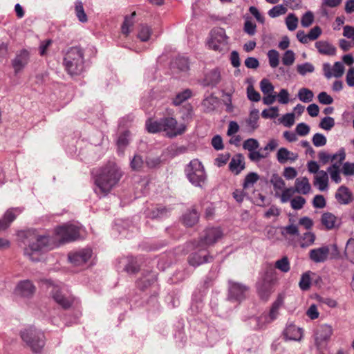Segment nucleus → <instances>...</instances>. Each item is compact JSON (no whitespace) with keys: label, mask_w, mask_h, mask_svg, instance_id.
Wrapping results in <instances>:
<instances>
[{"label":"nucleus","mask_w":354,"mask_h":354,"mask_svg":"<svg viewBox=\"0 0 354 354\" xmlns=\"http://www.w3.org/2000/svg\"><path fill=\"white\" fill-rule=\"evenodd\" d=\"M130 132L125 131L123 132L117 140V146L119 153H122L126 147L129 145V137Z\"/></svg>","instance_id":"c9c22d12"},{"label":"nucleus","mask_w":354,"mask_h":354,"mask_svg":"<svg viewBox=\"0 0 354 354\" xmlns=\"http://www.w3.org/2000/svg\"><path fill=\"white\" fill-rule=\"evenodd\" d=\"M146 128L149 133H156L163 131L165 136L172 138L183 134L186 131V125L178 124L177 120L173 117H163L156 120L148 119L146 121Z\"/></svg>","instance_id":"7ed1b4c3"},{"label":"nucleus","mask_w":354,"mask_h":354,"mask_svg":"<svg viewBox=\"0 0 354 354\" xmlns=\"http://www.w3.org/2000/svg\"><path fill=\"white\" fill-rule=\"evenodd\" d=\"M75 10L76 16L80 22L85 23L87 21V16L84 12L83 4L81 1L75 2Z\"/></svg>","instance_id":"37998d69"},{"label":"nucleus","mask_w":354,"mask_h":354,"mask_svg":"<svg viewBox=\"0 0 354 354\" xmlns=\"http://www.w3.org/2000/svg\"><path fill=\"white\" fill-rule=\"evenodd\" d=\"M156 281V276L154 273L148 272L136 281L137 287L141 290H146Z\"/></svg>","instance_id":"c756f323"},{"label":"nucleus","mask_w":354,"mask_h":354,"mask_svg":"<svg viewBox=\"0 0 354 354\" xmlns=\"http://www.w3.org/2000/svg\"><path fill=\"white\" fill-rule=\"evenodd\" d=\"M329 253V247L325 245L310 250L309 252V258L314 263H323L327 260Z\"/></svg>","instance_id":"f3484780"},{"label":"nucleus","mask_w":354,"mask_h":354,"mask_svg":"<svg viewBox=\"0 0 354 354\" xmlns=\"http://www.w3.org/2000/svg\"><path fill=\"white\" fill-rule=\"evenodd\" d=\"M345 254L347 259L354 263V239H349L346 245Z\"/></svg>","instance_id":"a18cd8bd"},{"label":"nucleus","mask_w":354,"mask_h":354,"mask_svg":"<svg viewBox=\"0 0 354 354\" xmlns=\"http://www.w3.org/2000/svg\"><path fill=\"white\" fill-rule=\"evenodd\" d=\"M327 171L329 173L333 181L335 183H339L341 182L342 178L340 176L339 165L337 163H334L330 166Z\"/></svg>","instance_id":"4c0bfd02"},{"label":"nucleus","mask_w":354,"mask_h":354,"mask_svg":"<svg viewBox=\"0 0 354 354\" xmlns=\"http://www.w3.org/2000/svg\"><path fill=\"white\" fill-rule=\"evenodd\" d=\"M21 212V209L19 208H10L8 209L3 216L0 218V232L6 230Z\"/></svg>","instance_id":"a211bd4d"},{"label":"nucleus","mask_w":354,"mask_h":354,"mask_svg":"<svg viewBox=\"0 0 354 354\" xmlns=\"http://www.w3.org/2000/svg\"><path fill=\"white\" fill-rule=\"evenodd\" d=\"M51 295L55 302L64 309L70 308L73 302V297L64 293L63 290L58 286L53 287Z\"/></svg>","instance_id":"ddd939ff"},{"label":"nucleus","mask_w":354,"mask_h":354,"mask_svg":"<svg viewBox=\"0 0 354 354\" xmlns=\"http://www.w3.org/2000/svg\"><path fill=\"white\" fill-rule=\"evenodd\" d=\"M305 203L306 199L301 196H296L290 200L291 207L295 210H299L303 208Z\"/></svg>","instance_id":"13d9d810"},{"label":"nucleus","mask_w":354,"mask_h":354,"mask_svg":"<svg viewBox=\"0 0 354 354\" xmlns=\"http://www.w3.org/2000/svg\"><path fill=\"white\" fill-rule=\"evenodd\" d=\"M275 268L283 272H288L290 269V262L287 257H283L275 262Z\"/></svg>","instance_id":"de8ad7c7"},{"label":"nucleus","mask_w":354,"mask_h":354,"mask_svg":"<svg viewBox=\"0 0 354 354\" xmlns=\"http://www.w3.org/2000/svg\"><path fill=\"white\" fill-rule=\"evenodd\" d=\"M151 30L147 26H142L139 30L138 37L142 41H147L149 39Z\"/></svg>","instance_id":"0e129e2a"},{"label":"nucleus","mask_w":354,"mask_h":354,"mask_svg":"<svg viewBox=\"0 0 354 354\" xmlns=\"http://www.w3.org/2000/svg\"><path fill=\"white\" fill-rule=\"evenodd\" d=\"M185 174L189 183L195 187H202L207 180L203 165L198 159H194L185 168Z\"/></svg>","instance_id":"39448f33"},{"label":"nucleus","mask_w":354,"mask_h":354,"mask_svg":"<svg viewBox=\"0 0 354 354\" xmlns=\"http://www.w3.org/2000/svg\"><path fill=\"white\" fill-rule=\"evenodd\" d=\"M120 263L124 264V271L129 274L138 272L140 269L136 258L133 257L124 258L121 260Z\"/></svg>","instance_id":"393cba45"},{"label":"nucleus","mask_w":354,"mask_h":354,"mask_svg":"<svg viewBox=\"0 0 354 354\" xmlns=\"http://www.w3.org/2000/svg\"><path fill=\"white\" fill-rule=\"evenodd\" d=\"M21 337L36 353H40L45 345L44 334L32 326H29L21 331Z\"/></svg>","instance_id":"423d86ee"},{"label":"nucleus","mask_w":354,"mask_h":354,"mask_svg":"<svg viewBox=\"0 0 354 354\" xmlns=\"http://www.w3.org/2000/svg\"><path fill=\"white\" fill-rule=\"evenodd\" d=\"M247 96L252 102H259L261 100L260 93L256 91L252 85L247 88Z\"/></svg>","instance_id":"69168bd1"},{"label":"nucleus","mask_w":354,"mask_h":354,"mask_svg":"<svg viewBox=\"0 0 354 354\" xmlns=\"http://www.w3.org/2000/svg\"><path fill=\"white\" fill-rule=\"evenodd\" d=\"M122 172L114 162L100 167L95 176V192L100 196H106L120 181Z\"/></svg>","instance_id":"f03ea898"},{"label":"nucleus","mask_w":354,"mask_h":354,"mask_svg":"<svg viewBox=\"0 0 354 354\" xmlns=\"http://www.w3.org/2000/svg\"><path fill=\"white\" fill-rule=\"evenodd\" d=\"M260 88L262 93L264 95L268 93H272L274 92V86L270 83V82L268 79H263L260 82Z\"/></svg>","instance_id":"4d7b16f0"},{"label":"nucleus","mask_w":354,"mask_h":354,"mask_svg":"<svg viewBox=\"0 0 354 354\" xmlns=\"http://www.w3.org/2000/svg\"><path fill=\"white\" fill-rule=\"evenodd\" d=\"M199 219V214L197 210L192 207L187 209L183 215L181 221L186 227H192L196 224Z\"/></svg>","instance_id":"aec40b11"},{"label":"nucleus","mask_w":354,"mask_h":354,"mask_svg":"<svg viewBox=\"0 0 354 354\" xmlns=\"http://www.w3.org/2000/svg\"><path fill=\"white\" fill-rule=\"evenodd\" d=\"M244 168V158L242 154L238 153L231 159L229 169L235 175L239 174Z\"/></svg>","instance_id":"5701e85b"},{"label":"nucleus","mask_w":354,"mask_h":354,"mask_svg":"<svg viewBox=\"0 0 354 354\" xmlns=\"http://www.w3.org/2000/svg\"><path fill=\"white\" fill-rule=\"evenodd\" d=\"M17 238L24 245V255L32 261H39L40 254L45 250L51 249L53 243L49 234H41L35 229L18 232Z\"/></svg>","instance_id":"f257e3e1"},{"label":"nucleus","mask_w":354,"mask_h":354,"mask_svg":"<svg viewBox=\"0 0 354 354\" xmlns=\"http://www.w3.org/2000/svg\"><path fill=\"white\" fill-rule=\"evenodd\" d=\"M315 47L320 54L326 55H335L336 48L328 41H319L315 43Z\"/></svg>","instance_id":"7c9ffc66"},{"label":"nucleus","mask_w":354,"mask_h":354,"mask_svg":"<svg viewBox=\"0 0 354 354\" xmlns=\"http://www.w3.org/2000/svg\"><path fill=\"white\" fill-rule=\"evenodd\" d=\"M313 145L317 147H320L326 145L327 140L324 135L320 133H316L312 139Z\"/></svg>","instance_id":"052dcab7"},{"label":"nucleus","mask_w":354,"mask_h":354,"mask_svg":"<svg viewBox=\"0 0 354 354\" xmlns=\"http://www.w3.org/2000/svg\"><path fill=\"white\" fill-rule=\"evenodd\" d=\"M283 304V297L279 296L277 299L273 302L268 315H262L260 317L251 318L250 324H254V328L261 329L265 327L267 324L271 323L275 320L279 314V310Z\"/></svg>","instance_id":"0eeeda50"},{"label":"nucleus","mask_w":354,"mask_h":354,"mask_svg":"<svg viewBox=\"0 0 354 354\" xmlns=\"http://www.w3.org/2000/svg\"><path fill=\"white\" fill-rule=\"evenodd\" d=\"M63 65L69 75H80L84 71L83 49L78 46L69 48L64 55Z\"/></svg>","instance_id":"20e7f679"},{"label":"nucleus","mask_w":354,"mask_h":354,"mask_svg":"<svg viewBox=\"0 0 354 354\" xmlns=\"http://www.w3.org/2000/svg\"><path fill=\"white\" fill-rule=\"evenodd\" d=\"M143 165L144 161L140 155H135L130 162V167L134 171H140Z\"/></svg>","instance_id":"5fc2aeb1"},{"label":"nucleus","mask_w":354,"mask_h":354,"mask_svg":"<svg viewBox=\"0 0 354 354\" xmlns=\"http://www.w3.org/2000/svg\"><path fill=\"white\" fill-rule=\"evenodd\" d=\"M297 157V154L290 151L284 147L280 148L277 153V159L281 164H285L288 160L295 161Z\"/></svg>","instance_id":"c85d7f7f"},{"label":"nucleus","mask_w":354,"mask_h":354,"mask_svg":"<svg viewBox=\"0 0 354 354\" xmlns=\"http://www.w3.org/2000/svg\"><path fill=\"white\" fill-rule=\"evenodd\" d=\"M136 15V12H133L130 16H126L123 24L122 25V32L127 36L130 32V27L133 24V18Z\"/></svg>","instance_id":"79ce46f5"},{"label":"nucleus","mask_w":354,"mask_h":354,"mask_svg":"<svg viewBox=\"0 0 354 354\" xmlns=\"http://www.w3.org/2000/svg\"><path fill=\"white\" fill-rule=\"evenodd\" d=\"M259 118V111L257 109H254L250 111L249 118L246 120V123L251 130L253 131L258 127L257 122Z\"/></svg>","instance_id":"ea45409f"},{"label":"nucleus","mask_w":354,"mask_h":354,"mask_svg":"<svg viewBox=\"0 0 354 354\" xmlns=\"http://www.w3.org/2000/svg\"><path fill=\"white\" fill-rule=\"evenodd\" d=\"M259 178V175L255 172L249 173L245 178L243 186L244 189L252 187Z\"/></svg>","instance_id":"c03bdc74"},{"label":"nucleus","mask_w":354,"mask_h":354,"mask_svg":"<svg viewBox=\"0 0 354 354\" xmlns=\"http://www.w3.org/2000/svg\"><path fill=\"white\" fill-rule=\"evenodd\" d=\"M286 24L289 30H295L298 26V18L293 13H290L286 19Z\"/></svg>","instance_id":"3c124183"},{"label":"nucleus","mask_w":354,"mask_h":354,"mask_svg":"<svg viewBox=\"0 0 354 354\" xmlns=\"http://www.w3.org/2000/svg\"><path fill=\"white\" fill-rule=\"evenodd\" d=\"M257 288L260 298L264 301H267L272 292L270 284L268 282L262 281L257 283Z\"/></svg>","instance_id":"2f4dec72"},{"label":"nucleus","mask_w":354,"mask_h":354,"mask_svg":"<svg viewBox=\"0 0 354 354\" xmlns=\"http://www.w3.org/2000/svg\"><path fill=\"white\" fill-rule=\"evenodd\" d=\"M35 291V287L30 280H24L18 283L15 288L16 295L23 297H30Z\"/></svg>","instance_id":"dca6fc26"},{"label":"nucleus","mask_w":354,"mask_h":354,"mask_svg":"<svg viewBox=\"0 0 354 354\" xmlns=\"http://www.w3.org/2000/svg\"><path fill=\"white\" fill-rule=\"evenodd\" d=\"M352 192L345 185H341L337 190L335 197L339 203L348 205L352 201Z\"/></svg>","instance_id":"6ab92c4d"},{"label":"nucleus","mask_w":354,"mask_h":354,"mask_svg":"<svg viewBox=\"0 0 354 354\" xmlns=\"http://www.w3.org/2000/svg\"><path fill=\"white\" fill-rule=\"evenodd\" d=\"M182 115L181 118L185 122H189L193 119L194 117V110L193 107L190 104H187L183 107L181 111Z\"/></svg>","instance_id":"8fccbe9b"},{"label":"nucleus","mask_w":354,"mask_h":354,"mask_svg":"<svg viewBox=\"0 0 354 354\" xmlns=\"http://www.w3.org/2000/svg\"><path fill=\"white\" fill-rule=\"evenodd\" d=\"M221 80V74L217 69H214L207 73L203 81L204 86H216Z\"/></svg>","instance_id":"a878e982"},{"label":"nucleus","mask_w":354,"mask_h":354,"mask_svg":"<svg viewBox=\"0 0 354 354\" xmlns=\"http://www.w3.org/2000/svg\"><path fill=\"white\" fill-rule=\"evenodd\" d=\"M295 60V54L292 50H287L282 57V63L285 66H291Z\"/></svg>","instance_id":"6e6d98bb"},{"label":"nucleus","mask_w":354,"mask_h":354,"mask_svg":"<svg viewBox=\"0 0 354 354\" xmlns=\"http://www.w3.org/2000/svg\"><path fill=\"white\" fill-rule=\"evenodd\" d=\"M297 71L301 75H306L308 73H313L315 71L314 66L310 62H305L297 66Z\"/></svg>","instance_id":"09e8293b"},{"label":"nucleus","mask_w":354,"mask_h":354,"mask_svg":"<svg viewBox=\"0 0 354 354\" xmlns=\"http://www.w3.org/2000/svg\"><path fill=\"white\" fill-rule=\"evenodd\" d=\"M287 8L283 5H277L274 6L268 11V15L272 18L277 17L280 15L286 14Z\"/></svg>","instance_id":"603ef678"},{"label":"nucleus","mask_w":354,"mask_h":354,"mask_svg":"<svg viewBox=\"0 0 354 354\" xmlns=\"http://www.w3.org/2000/svg\"><path fill=\"white\" fill-rule=\"evenodd\" d=\"M197 248L198 251L192 253L188 258L189 265L197 267L205 263L211 262L213 260V257L208 254L205 251L207 248L199 247V243Z\"/></svg>","instance_id":"f8f14e48"},{"label":"nucleus","mask_w":354,"mask_h":354,"mask_svg":"<svg viewBox=\"0 0 354 354\" xmlns=\"http://www.w3.org/2000/svg\"><path fill=\"white\" fill-rule=\"evenodd\" d=\"M270 183L273 185L275 190H282L284 189L285 182L277 174H274L272 175Z\"/></svg>","instance_id":"49530a36"},{"label":"nucleus","mask_w":354,"mask_h":354,"mask_svg":"<svg viewBox=\"0 0 354 354\" xmlns=\"http://www.w3.org/2000/svg\"><path fill=\"white\" fill-rule=\"evenodd\" d=\"M321 223L327 230H332L340 225V219L330 212L322 214Z\"/></svg>","instance_id":"412c9836"},{"label":"nucleus","mask_w":354,"mask_h":354,"mask_svg":"<svg viewBox=\"0 0 354 354\" xmlns=\"http://www.w3.org/2000/svg\"><path fill=\"white\" fill-rule=\"evenodd\" d=\"M295 192L296 191L293 187L283 189L281 195V203H285L289 201Z\"/></svg>","instance_id":"774afa93"},{"label":"nucleus","mask_w":354,"mask_h":354,"mask_svg":"<svg viewBox=\"0 0 354 354\" xmlns=\"http://www.w3.org/2000/svg\"><path fill=\"white\" fill-rule=\"evenodd\" d=\"M316 239V236L314 233L311 232H305L301 236V243L300 246L302 248H308L310 245H312Z\"/></svg>","instance_id":"f704fd0d"},{"label":"nucleus","mask_w":354,"mask_h":354,"mask_svg":"<svg viewBox=\"0 0 354 354\" xmlns=\"http://www.w3.org/2000/svg\"><path fill=\"white\" fill-rule=\"evenodd\" d=\"M314 21V15L311 11H308L303 15L301 19V24L304 28L309 27Z\"/></svg>","instance_id":"e2e57ef3"},{"label":"nucleus","mask_w":354,"mask_h":354,"mask_svg":"<svg viewBox=\"0 0 354 354\" xmlns=\"http://www.w3.org/2000/svg\"><path fill=\"white\" fill-rule=\"evenodd\" d=\"M216 277V273L214 271L210 270L209 272L202 281L201 284V288H202L203 290H205L212 287L214 284V282Z\"/></svg>","instance_id":"e433bc0d"},{"label":"nucleus","mask_w":354,"mask_h":354,"mask_svg":"<svg viewBox=\"0 0 354 354\" xmlns=\"http://www.w3.org/2000/svg\"><path fill=\"white\" fill-rule=\"evenodd\" d=\"M223 236V232L219 227H209L204 230L199 239V247L207 248L214 245Z\"/></svg>","instance_id":"9b49d317"},{"label":"nucleus","mask_w":354,"mask_h":354,"mask_svg":"<svg viewBox=\"0 0 354 354\" xmlns=\"http://www.w3.org/2000/svg\"><path fill=\"white\" fill-rule=\"evenodd\" d=\"M310 277L308 272H306L301 275L299 286L302 290H308L310 287Z\"/></svg>","instance_id":"680f3d73"},{"label":"nucleus","mask_w":354,"mask_h":354,"mask_svg":"<svg viewBox=\"0 0 354 354\" xmlns=\"http://www.w3.org/2000/svg\"><path fill=\"white\" fill-rule=\"evenodd\" d=\"M334 126L335 120L333 118L330 116H326L319 123L320 128L326 131L330 130Z\"/></svg>","instance_id":"bf43d9fd"},{"label":"nucleus","mask_w":354,"mask_h":354,"mask_svg":"<svg viewBox=\"0 0 354 354\" xmlns=\"http://www.w3.org/2000/svg\"><path fill=\"white\" fill-rule=\"evenodd\" d=\"M286 339L299 341L302 337V329L294 324L288 325L283 331Z\"/></svg>","instance_id":"b1692460"},{"label":"nucleus","mask_w":354,"mask_h":354,"mask_svg":"<svg viewBox=\"0 0 354 354\" xmlns=\"http://www.w3.org/2000/svg\"><path fill=\"white\" fill-rule=\"evenodd\" d=\"M297 97L303 102L308 103L313 100V92L307 88H301L299 90Z\"/></svg>","instance_id":"58836bf2"},{"label":"nucleus","mask_w":354,"mask_h":354,"mask_svg":"<svg viewBox=\"0 0 354 354\" xmlns=\"http://www.w3.org/2000/svg\"><path fill=\"white\" fill-rule=\"evenodd\" d=\"M192 96V91L189 89H185L182 92L176 94L175 97L173 99V104L175 106L181 104L184 101L189 99Z\"/></svg>","instance_id":"a19ab883"},{"label":"nucleus","mask_w":354,"mask_h":354,"mask_svg":"<svg viewBox=\"0 0 354 354\" xmlns=\"http://www.w3.org/2000/svg\"><path fill=\"white\" fill-rule=\"evenodd\" d=\"M92 250L90 248H84L68 254L70 262L75 266L86 263L91 257Z\"/></svg>","instance_id":"4468645a"},{"label":"nucleus","mask_w":354,"mask_h":354,"mask_svg":"<svg viewBox=\"0 0 354 354\" xmlns=\"http://www.w3.org/2000/svg\"><path fill=\"white\" fill-rule=\"evenodd\" d=\"M30 59V53L26 50H21L16 54L15 57L12 60V66L15 73L22 71L28 64Z\"/></svg>","instance_id":"2eb2a0df"},{"label":"nucleus","mask_w":354,"mask_h":354,"mask_svg":"<svg viewBox=\"0 0 354 354\" xmlns=\"http://www.w3.org/2000/svg\"><path fill=\"white\" fill-rule=\"evenodd\" d=\"M55 232L62 243L73 241L80 236V229L74 225L59 226Z\"/></svg>","instance_id":"9d476101"},{"label":"nucleus","mask_w":354,"mask_h":354,"mask_svg":"<svg viewBox=\"0 0 354 354\" xmlns=\"http://www.w3.org/2000/svg\"><path fill=\"white\" fill-rule=\"evenodd\" d=\"M293 188L298 194H307L310 192L311 186L307 177H301L295 180Z\"/></svg>","instance_id":"bb28decb"},{"label":"nucleus","mask_w":354,"mask_h":354,"mask_svg":"<svg viewBox=\"0 0 354 354\" xmlns=\"http://www.w3.org/2000/svg\"><path fill=\"white\" fill-rule=\"evenodd\" d=\"M268 57L269 59V64L272 68H276L279 63V53L274 49L270 50L268 53Z\"/></svg>","instance_id":"864d4df0"},{"label":"nucleus","mask_w":354,"mask_h":354,"mask_svg":"<svg viewBox=\"0 0 354 354\" xmlns=\"http://www.w3.org/2000/svg\"><path fill=\"white\" fill-rule=\"evenodd\" d=\"M170 212L169 209L162 205L157 206L151 212L149 216L151 218H163L167 217Z\"/></svg>","instance_id":"72a5a7b5"},{"label":"nucleus","mask_w":354,"mask_h":354,"mask_svg":"<svg viewBox=\"0 0 354 354\" xmlns=\"http://www.w3.org/2000/svg\"><path fill=\"white\" fill-rule=\"evenodd\" d=\"M248 287L232 280L228 281V299L232 301L241 302L245 299Z\"/></svg>","instance_id":"1a4fd4ad"},{"label":"nucleus","mask_w":354,"mask_h":354,"mask_svg":"<svg viewBox=\"0 0 354 354\" xmlns=\"http://www.w3.org/2000/svg\"><path fill=\"white\" fill-rule=\"evenodd\" d=\"M172 68L180 72H187L189 68L188 59L183 56L176 57L172 63Z\"/></svg>","instance_id":"473e14b6"},{"label":"nucleus","mask_w":354,"mask_h":354,"mask_svg":"<svg viewBox=\"0 0 354 354\" xmlns=\"http://www.w3.org/2000/svg\"><path fill=\"white\" fill-rule=\"evenodd\" d=\"M328 176L326 171L321 170L315 176L314 185L323 192L328 189Z\"/></svg>","instance_id":"cd10ccee"},{"label":"nucleus","mask_w":354,"mask_h":354,"mask_svg":"<svg viewBox=\"0 0 354 354\" xmlns=\"http://www.w3.org/2000/svg\"><path fill=\"white\" fill-rule=\"evenodd\" d=\"M333 333L330 326L324 324L319 326L315 333V342L317 345L322 342L328 340Z\"/></svg>","instance_id":"4be33fe9"},{"label":"nucleus","mask_w":354,"mask_h":354,"mask_svg":"<svg viewBox=\"0 0 354 354\" xmlns=\"http://www.w3.org/2000/svg\"><path fill=\"white\" fill-rule=\"evenodd\" d=\"M243 147L245 149L248 150L250 152L251 151H254L258 149L259 147V144L256 139L248 138L243 142Z\"/></svg>","instance_id":"338daca9"},{"label":"nucleus","mask_w":354,"mask_h":354,"mask_svg":"<svg viewBox=\"0 0 354 354\" xmlns=\"http://www.w3.org/2000/svg\"><path fill=\"white\" fill-rule=\"evenodd\" d=\"M228 37L224 28L216 27L210 32V39L208 41L209 47L218 52H223L227 48Z\"/></svg>","instance_id":"6e6552de"}]
</instances>
